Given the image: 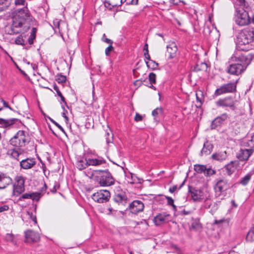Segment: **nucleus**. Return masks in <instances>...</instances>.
I'll return each mask as SVG.
<instances>
[{
  "instance_id": "64",
  "label": "nucleus",
  "mask_w": 254,
  "mask_h": 254,
  "mask_svg": "<svg viewBox=\"0 0 254 254\" xmlns=\"http://www.w3.org/2000/svg\"><path fill=\"white\" fill-rule=\"evenodd\" d=\"M177 186H174L169 189V191L171 193H173L174 191H175L177 190Z\"/></svg>"
},
{
  "instance_id": "37",
  "label": "nucleus",
  "mask_w": 254,
  "mask_h": 254,
  "mask_svg": "<svg viewBox=\"0 0 254 254\" xmlns=\"http://www.w3.org/2000/svg\"><path fill=\"white\" fill-rule=\"evenodd\" d=\"M247 241L253 242L254 241V228H252L248 233L246 238Z\"/></svg>"
},
{
  "instance_id": "2",
  "label": "nucleus",
  "mask_w": 254,
  "mask_h": 254,
  "mask_svg": "<svg viewBox=\"0 0 254 254\" xmlns=\"http://www.w3.org/2000/svg\"><path fill=\"white\" fill-rule=\"evenodd\" d=\"M231 64L227 67V72L231 74L239 75L246 69L251 61L247 56L242 52H235L230 59Z\"/></svg>"
},
{
  "instance_id": "39",
  "label": "nucleus",
  "mask_w": 254,
  "mask_h": 254,
  "mask_svg": "<svg viewBox=\"0 0 254 254\" xmlns=\"http://www.w3.org/2000/svg\"><path fill=\"white\" fill-rule=\"evenodd\" d=\"M88 166L87 161L85 162L83 160L78 161L76 164V167L80 170H83Z\"/></svg>"
},
{
  "instance_id": "63",
  "label": "nucleus",
  "mask_w": 254,
  "mask_h": 254,
  "mask_svg": "<svg viewBox=\"0 0 254 254\" xmlns=\"http://www.w3.org/2000/svg\"><path fill=\"white\" fill-rule=\"evenodd\" d=\"M173 247H174V248L176 250L175 253L177 254H183V253H182V251L181 250V249L179 248H178L177 246H174Z\"/></svg>"
},
{
  "instance_id": "25",
  "label": "nucleus",
  "mask_w": 254,
  "mask_h": 254,
  "mask_svg": "<svg viewBox=\"0 0 254 254\" xmlns=\"http://www.w3.org/2000/svg\"><path fill=\"white\" fill-rule=\"evenodd\" d=\"M213 146L212 144L208 141V140H206L203 143V148H202L200 152V155L203 156V155H208L211 153L213 150Z\"/></svg>"
},
{
  "instance_id": "22",
  "label": "nucleus",
  "mask_w": 254,
  "mask_h": 254,
  "mask_svg": "<svg viewBox=\"0 0 254 254\" xmlns=\"http://www.w3.org/2000/svg\"><path fill=\"white\" fill-rule=\"evenodd\" d=\"M36 164L34 158H28L22 160L20 162V166L23 169L27 170L32 168Z\"/></svg>"
},
{
  "instance_id": "35",
  "label": "nucleus",
  "mask_w": 254,
  "mask_h": 254,
  "mask_svg": "<svg viewBox=\"0 0 254 254\" xmlns=\"http://www.w3.org/2000/svg\"><path fill=\"white\" fill-rule=\"evenodd\" d=\"M194 170L197 173H203L204 174L206 170V166L205 165L196 164L194 166Z\"/></svg>"
},
{
  "instance_id": "6",
  "label": "nucleus",
  "mask_w": 254,
  "mask_h": 254,
  "mask_svg": "<svg viewBox=\"0 0 254 254\" xmlns=\"http://www.w3.org/2000/svg\"><path fill=\"white\" fill-rule=\"evenodd\" d=\"M189 192L193 202H200L202 200H208L209 195H208L206 191L201 189H195L194 188L189 189Z\"/></svg>"
},
{
  "instance_id": "52",
  "label": "nucleus",
  "mask_w": 254,
  "mask_h": 254,
  "mask_svg": "<svg viewBox=\"0 0 254 254\" xmlns=\"http://www.w3.org/2000/svg\"><path fill=\"white\" fill-rule=\"evenodd\" d=\"M168 204L172 206L174 208H176V206L174 204V200L170 196H166Z\"/></svg>"
},
{
  "instance_id": "13",
  "label": "nucleus",
  "mask_w": 254,
  "mask_h": 254,
  "mask_svg": "<svg viewBox=\"0 0 254 254\" xmlns=\"http://www.w3.org/2000/svg\"><path fill=\"white\" fill-rule=\"evenodd\" d=\"M215 104L217 107H229L233 110L235 108L234 100L230 96L219 99L215 102Z\"/></svg>"
},
{
  "instance_id": "21",
  "label": "nucleus",
  "mask_w": 254,
  "mask_h": 254,
  "mask_svg": "<svg viewBox=\"0 0 254 254\" xmlns=\"http://www.w3.org/2000/svg\"><path fill=\"white\" fill-rule=\"evenodd\" d=\"M12 183V179L7 174L0 173V190L4 189Z\"/></svg>"
},
{
  "instance_id": "3",
  "label": "nucleus",
  "mask_w": 254,
  "mask_h": 254,
  "mask_svg": "<svg viewBox=\"0 0 254 254\" xmlns=\"http://www.w3.org/2000/svg\"><path fill=\"white\" fill-rule=\"evenodd\" d=\"M234 6L235 12L234 20L240 26L248 25L251 23L250 17L247 9L249 7L248 1H234Z\"/></svg>"
},
{
  "instance_id": "49",
  "label": "nucleus",
  "mask_w": 254,
  "mask_h": 254,
  "mask_svg": "<svg viewBox=\"0 0 254 254\" xmlns=\"http://www.w3.org/2000/svg\"><path fill=\"white\" fill-rule=\"evenodd\" d=\"M223 223H226L228 224L229 223V221L227 219L223 218L220 220H215L214 222V224L219 225Z\"/></svg>"
},
{
  "instance_id": "60",
  "label": "nucleus",
  "mask_w": 254,
  "mask_h": 254,
  "mask_svg": "<svg viewBox=\"0 0 254 254\" xmlns=\"http://www.w3.org/2000/svg\"><path fill=\"white\" fill-rule=\"evenodd\" d=\"M25 1H14V4L17 5H25Z\"/></svg>"
},
{
  "instance_id": "12",
  "label": "nucleus",
  "mask_w": 254,
  "mask_h": 254,
  "mask_svg": "<svg viewBox=\"0 0 254 254\" xmlns=\"http://www.w3.org/2000/svg\"><path fill=\"white\" fill-rule=\"evenodd\" d=\"M25 180L21 176H18L15 177V183L13 186V193L15 195H18L25 190L24 187Z\"/></svg>"
},
{
  "instance_id": "19",
  "label": "nucleus",
  "mask_w": 254,
  "mask_h": 254,
  "mask_svg": "<svg viewBox=\"0 0 254 254\" xmlns=\"http://www.w3.org/2000/svg\"><path fill=\"white\" fill-rule=\"evenodd\" d=\"M239 166V162L238 161H232L229 163L225 166V169L226 173L228 176H231L238 169Z\"/></svg>"
},
{
  "instance_id": "47",
  "label": "nucleus",
  "mask_w": 254,
  "mask_h": 254,
  "mask_svg": "<svg viewBox=\"0 0 254 254\" xmlns=\"http://www.w3.org/2000/svg\"><path fill=\"white\" fill-rule=\"evenodd\" d=\"M218 208V203L216 202L212 203V205L210 208V212L213 214Z\"/></svg>"
},
{
  "instance_id": "55",
  "label": "nucleus",
  "mask_w": 254,
  "mask_h": 254,
  "mask_svg": "<svg viewBox=\"0 0 254 254\" xmlns=\"http://www.w3.org/2000/svg\"><path fill=\"white\" fill-rule=\"evenodd\" d=\"M162 112L161 108H157L155 110H154L152 112V115L154 117H156L159 113Z\"/></svg>"
},
{
  "instance_id": "29",
  "label": "nucleus",
  "mask_w": 254,
  "mask_h": 254,
  "mask_svg": "<svg viewBox=\"0 0 254 254\" xmlns=\"http://www.w3.org/2000/svg\"><path fill=\"white\" fill-rule=\"evenodd\" d=\"M102 212L108 215L116 216L118 211L114 208L112 204H110L109 206L103 209Z\"/></svg>"
},
{
  "instance_id": "51",
  "label": "nucleus",
  "mask_w": 254,
  "mask_h": 254,
  "mask_svg": "<svg viewBox=\"0 0 254 254\" xmlns=\"http://www.w3.org/2000/svg\"><path fill=\"white\" fill-rule=\"evenodd\" d=\"M191 228L195 230L199 229L201 228L200 224L198 222H194L191 224Z\"/></svg>"
},
{
  "instance_id": "62",
  "label": "nucleus",
  "mask_w": 254,
  "mask_h": 254,
  "mask_svg": "<svg viewBox=\"0 0 254 254\" xmlns=\"http://www.w3.org/2000/svg\"><path fill=\"white\" fill-rule=\"evenodd\" d=\"M196 101H197V105H196L197 107H200L202 105V102H201V100L197 96V94H196Z\"/></svg>"
},
{
  "instance_id": "23",
  "label": "nucleus",
  "mask_w": 254,
  "mask_h": 254,
  "mask_svg": "<svg viewBox=\"0 0 254 254\" xmlns=\"http://www.w3.org/2000/svg\"><path fill=\"white\" fill-rule=\"evenodd\" d=\"M42 195V193L40 192L25 193L19 197V200H22L24 199H31L33 200L38 201Z\"/></svg>"
},
{
  "instance_id": "24",
  "label": "nucleus",
  "mask_w": 254,
  "mask_h": 254,
  "mask_svg": "<svg viewBox=\"0 0 254 254\" xmlns=\"http://www.w3.org/2000/svg\"><path fill=\"white\" fill-rule=\"evenodd\" d=\"M227 117L228 116L226 114H223L220 116L216 118L211 123V129H215L221 126L223 122L227 119Z\"/></svg>"
},
{
  "instance_id": "28",
  "label": "nucleus",
  "mask_w": 254,
  "mask_h": 254,
  "mask_svg": "<svg viewBox=\"0 0 254 254\" xmlns=\"http://www.w3.org/2000/svg\"><path fill=\"white\" fill-rule=\"evenodd\" d=\"M104 6L110 10H114L117 6H121L123 3V1H119L118 3H115V1H104Z\"/></svg>"
},
{
  "instance_id": "16",
  "label": "nucleus",
  "mask_w": 254,
  "mask_h": 254,
  "mask_svg": "<svg viewBox=\"0 0 254 254\" xmlns=\"http://www.w3.org/2000/svg\"><path fill=\"white\" fill-rule=\"evenodd\" d=\"M127 196L124 192H116L113 196V200L115 202L120 205L125 206L127 203Z\"/></svg>"
},
{
  "instance_id": "8",
  "label": "nucleus",
  "mask_w": 254,
  "mask_h": 254,
  "mask_svg": "<svg viewBox=\"0 0 254 254\" xmlns=\"http://www.w3.org/2000/svg\"><path fill=\"white\" fill-rule=\"evenodd\" d=\"M100 172L98 177H100L99 183L101 186H110L114 184V179L108 170H100Z\"/></svg>"
},
{
  "instance_id": "7",
  "label": "nucleus",
  "mask_w": 254,
  "mask_h": 254,
  "mask_svg": "<svg viewBox=\"0 0 254 254\" xmlns=\"http://www.w3.org/2000/svg\"><path fill=\"white\" fill-rule=\"evenodd\" d=\"M88 166H99L106 163L105 160L102 157L99 156L97 154L91 151L87 153L85 158Z\"/></svg>"
},
{
  "instance_id": "15",
  "label": "nucleus",
  "mask_w": 254,
  "mask_h": 254,
  "mask_svg": "<svg viewBox=\"0 0 254 254\" xmlns=\"http://www.w3.org/2000/svg\"><path fill=\"white\" fill-rule=\"evenodd\" d=\"M144 207L143 202L138 200L132 201L129 205L130 211L133 214H137L143 211Z\"/></svg>"
},
{
  "instance_id": "17",
  "label": "nucleus",
  "mask_w": 254,
  "mask_h": 254,
  "mask_svg": "<svg viewBox=\"0 0 254 254\" xmlns=\"http://www.w3.org/2000/svg\"><path fill=\"white\" fill-rule=\"evenodd\" d=\"M170 215L166 213H160L154 218V223L157 226L161 225L169 221Z\"/></svg>"
},
{
  "instance_id": "44",
  "label": "nucleus",
  "mask_w": 254,
  "mask_h": 254,
  "mask_svg": "<svg viewBox=\"0 0 254 254\" xmlns=\"http://www.w3.org/2000/svg\"><path fill=\"white\" fill-rule=\"evenodd\" d=\"M216 173L215 171L210 168H207L206 167V170L205 171L204 175L206 176H210L214 174H215Z\"/></svg>"
},
{
  "instance_id": "20",
  "label": "nucleus",
  "mask_w": 254,
  "mask_h": 254,
  "mask_svg": "<svg viewBox=\"0 0 254 254\" xmlns=\"http://www.w3.org/2000/svg\"><path fill=\"white\" fill-rule=\"evenodd\" d=\"M22 220L25 222L26 219H31L34 224H37L36 216V208L33 209H29L26 211L25 213H24L22 216Z\"/></svg>"
},
{
  "instance_id": "61",
  "label": "nucleus",
  "mask_w": 254,
  "mask_h": 254,
  "mask_svg": "<svg viewBox=\"0 0 254 254\" xmlns=\"http://www.w3.org/2000/svg\"><path fill=\"white\" fill-rule=\"evenodd\" d=\"M2 108L3 107L5 108H8L10 110H12V109L8 106V103L5 102L4 100H3V101L2 102Z\"/></svg>"
},
{
  "instance_id": "56",
  "label": "nucleus",
  "mask_w": 254,
  "mask_h": 254,
  "mask_svg": "<svg viewBox=\"0 0 254 254\" xmlns=\"http://www.w3.org/2000/svg\"><path fill=\"white\" fill-rule=\"evenodd\" d=\"M209 200L210 199L208 200H204L203 207L206 209H210L211 207L212 203H210L208 202Z\"/></svg>"
},
{
  "instance_id": "31",
  "label": "nucleus",
  "mask_w": 254,
  "mask_h": 254,
  "mask_svg": "<svg viewBox=\"0 0 254 254\" xmlns=\"http://www.w3.org/2000/svg\"><path fill=\"white\" fill-rule=\"evenodd\" d=\"M85 175L90 179L98 177V174H100V170H86L84 172Z\"/></svg>"
},
{
  "instance_id": "9",
  "label": "nucleus",
  "mask_w": 254,
  "mask_h": 254,
  "mask_svg": "<svg viewBox=\"0 0 254 254\" xmlns=\"http://www.w3.org/2000/svg\"><path fill=\"white\" fill-rule=\"evenodd\" d=\"M238 82L237 79L235 82H230L225 84L217 88L214 93L216 96L221 95L227 93H232L236 90L237 83Z\"/></svg>"
},
{
  "instance_id": "10",
  "label": "nucleus",
  "mask_w": 254,
  "mask_h": 254,
  "mask_svg": "<svg viewBox=\"0 0 254 254\" xmlns=\"http://www.w3.org/2000/svg\"><path fill=\"white\" fill-rule=\"evenodd\" d=\"M229 188L230 185L228 181L225 178L216 180L214 186V189L216 193L219 195L227 190Z\"/></svg>"
},
{
  "instance_id": "5",
  "label": "nucleus",
  "mask_w": 254,
  "mask_h": 254,
  "mask_svg": "<svg viewBox=\"0 0 254 254\" xmlns=\"http://www.w3.org/2000/svg\"><path fill=\"white\" fill-rule=\"evenodd\" d=\"M30 139L28 133L24 130H19L10 140V143L16 148H21L27 145Z\"/></svg>"
},
{
  "instance_id": "54",
  "label": "nucleus",
  "mask_w": 254,
  "mask_h": 254,
  "mask_svg": "<svg viewBox=\"0 0 254 254\" xmlns=\"http://www.w3.org/2000/svg\"><path fill=\"white\" fill-rule=\"evenodd\" d=\"M114 48L112 46V44H110V45L105 49V54L106 56H108L110 55V52L113 51Z\"/></svg>"
},
{
  "instance_id": "1",
  "label": "nucleus",
  "mask_w": 254,
  "mask_h": 254,
  "mask_svg": "<svg viewBox=\"0 0 254 254\" xmlns=\"http://www.w3.org/2000/svg\"><path fill=\"white\" fill-rule=\"evenodd\" d=\"M37 21L33 18L26 7L18 9L12 17L11 30L13 34L27 32L32 26L36 25Z\"/></svg>"
},
{
  "instance_id": "27",
  "label": "nucleus",
  "mask_w": 254,
  "mask_h": 254,
  "mask_svg": "<svg viewBox=\"0 0 254 254\" xmlns=\"http://www.w3.org/2000/svg\"><path fill=\"white\" fill-rule=\"evenodd\" d=\"M23 150L20 148L10 149L8 151V154L13 158L18 160L19 156L22 153Z\"/></svg>"
},
{
  "instance_id": "34",
  "label": "nucleus",
  "mask_w": 254,
  "mask_h": 254,
  "mask_svg": "<svg viewBox=\"0 0 254 254\" xmlns=\"http://www.w3.org/2000/svg\"><path fill=\"white\" fill-rule=\"evenodd\" d=\"M147 66L151 69L154 70L157 68L158 64L153 60L150 61H145Z\"/></svg>"
},
{
  "instance_id": "45",
  "label": "nucleus",
  "mask_w": 254,
  "mask_h": 254,
  "mask_svg": "<svg viewBox=\"0 0 254 254\" xmlns=\"http://www.w3.org/2000/svg\"><path fill=\"white\" fill-rule=\"evenodd\" d=\"M5 240L8 242L12 243L13 244L15 243L14 236L12 234H7L5 236Z\"/></svg>"
},
{
  "instance_id": "32",
  "label": "nucleus",
  "mask_w": 254,
  "mask_h": 254,
  "mask_svg": "<svg viewBox=\"0 0 254 254\" xmlns=\"http://www.w3.org/2000/svg\"><path fill=\"white\" fill-rule=\"evenodd\" d=\"M245 146L250 147L251 148L254 147V134L250 137L248 136L244 141Z\"/></svg>"
},
{
  "instance_id": "41",
  "label": "nucleus",
  "mask_w": 254,
  "mask_h": 254,
  "mask_svg": "<svg viewBox=\"0 0 254 254\" xmlns=\"http://www.w3.org/2000/svg\"><path fill=\"white\" fill-rule=\"evenodd\" d=\"M207 68V65L206 64L204 63H201L200 64H197L196 67H195V70L196 71L199 70H206Z\"/></svg>"
},
{
  "instance_id": "57",
  "label": "nucleus",
  "mask_w": 254,
  "mask_h": 254,
  "mask_svg": "<svg viewBox=\"0 0 254 254\" xmlns=\"http://www.w3.org/2000/svg\"><path fill=\"white\" fill-rule=\"evenodd\" d=\"M102 40L107 44H113V41L111 40H110L107 38H106L105 34H104L103 35Z\"/></svg>"
},
{
  "instance_id": "42",
  "label": "nucleus",
  "mask_w": 254,
  "mask_h": 254,
  "mask_svg": "<svg viewBox=\"0 0 254 254\" xmlns=\"http://www.w3.org/2000/svg\"><path fill=\"white\" fill-rule=\"evenodd\" d=\"M36 31H37L36 28L33 27L31 32L30 36L28 40L29 43L30 44H33V39H34L35 38Z\"/></svg>"
},
{
  "instance_id": "36",
  "label": "nucleus",
  "mask_w": 254,
  "mask_h": 254,
  "mask_svg": "<svg viewBox=\"0 0 254 254\" xmlns=\"http://www.w3.org/2000/svg\"><path fill=\"white\" fill-rule=\"evenodd\" d=\"M106 139L107 144L112 142L113 140V135L110 128L106 131Z\"/></svg>"
},
{
  "instance_id": "4",
  "label": "nucleus",
  "mask_w": 254,
  "mask_h": 254,
  "mask_svg": "<svg viewBox=\"0 0 254 254\" xmlns=\"http://www.w3.org/2000/svg\"><path fill=\"white\" fill-rule=\"evenodd\" d=\"M254 41V30H245L240 32L236 40V52L247 51L252 48L251 43Z\"/></svg>"
},
{
  "instance_id": "53",
  "label": "nucleus",
  "mask_w": 254,
  "mask_h": 254,
  "mask_svg": "<svg viewBox=\"0 0 254 254\" xmlns=\"http://www.w3.org/2000/svg\"><path fill=\"white\" fill-rule=\"evenodd\" d=\"M57 81L59 83L65 82L66 81V77L64 75H60L57 79Z\"/></svg>"
},
{
  "instance_id": "59",
  "label": "nucleus",
  "mask_w": 254,
  "mask_h": 254,
  "mask_svg": "<svg viewBox=\"0 0 254 254\" xmlns=\"http://www.w3.org/2000/svg\"><path fill=\"white\" fill-rule=\"evenodd\" d=\"M142 117L138 113H136L135 116L134 118V120L136 122H139V121H142Z\"/></svg>"
},
{
  "instance_id": "38",
  "label": "nucleus",
  "mask_w": 254,
  "mask_h": 254,
  "mask_svg": "<svg viewBox=\"0 0 254 254\" xmlns=\"http://www.w3.org/2000/svg\"><path fill=\"white\" fill-rule=\"evenodd\" d=\"M10 4V1H0V11L5 10Z\"/></svg>"
},
{
  "instance_id": "30",
  "label": "nucleus",
  "mask_w": 254,
  "mask_h": 254,
  "mask_svg": "<svg viewBox=\"0 0 254 254\" xmlns=\"http://www.w3.org/2000/svg\"><path fill=\"white\" fill-rule=\"evenodd\" d=\"M227 158V154L225 151L216 153L212 155V158L213 160L218 161H222Z\"/></svg>"
},
{
  "instance_id": "14",
  "label": "nucleus",
  "mask_w": 254,
  "mask_h": 254,
  "mask_svg": "<svg viewBox=\"0 0 254 254\" xmlns=\"http://www.w3.org/2000/svg\"><path fill=\"white\" fill-rule=\"evenodd\" d=\"M25 242L27 243H33L40 240L39 233L32 230H28L24 232Z\"/></svg>"
},
{
  "instance_id": "58",
  "label": "nucleus",
  "mask_w": 254,
  "mask_h": 254,
  "mask_svg": "<svg viewBox=\"0 0 254 254\" xmlns=\"http://www.w3.org/2000/svg\"><path fill=\"white\" fill-rule=\"evenodd\" d=\"M9 209V206L7 205H3L2 206H0V213H2L4 211L8 210Z\"/></svg>"
},
{
  "instance_id": "40",
  "label": "nucleus",
  "mask_w": 254,
  "mask_h": 254,
  "mask_svg": "<svg viewBox=\"0 0 254 254\" xmlns=\"http://www.w3.org/2000/svg\"><path fill=\"white\" fill-rule=\"evenodd\" d=\"M16 120V119H12L11 120H1V122H2V124H3V126L5 127H10L11 125H12L14 123L15 121Z\"/></svg>"
},
{
  "instance_id": "18",
  "label": "nucleus",
  "mask_w": 254,
  "mask_h": 254,
  "mask_svg": "<svg viewBox=\"0 0 254 254\" xmlns=\"http://www.w3.org/2000/svg\"><path fill=\"white\" fill-rule=\"evenodd\" d=\"M253 152L254 150L252 148L241 149L237 154V157L240 161H246L248 160Z\"/></svg>"
},
{
  "instance_id": "33",
  "label": "nucleus",
  "mask_w": 254,
  "mask_h": 254,
  "mask_svg": "<svg viewBox=\"0 0 254 254\" xmlns=\"http://www.w3.org/2000/svg\"><path fill=\"white\" fill-rule=\"evenodd\" d=\"M251 174L248 173L241 179L239 183L242 186H245L249 183L250 180L251 179Z\"/></svg>"
},
{
  "instance_id": "48",
  "label": "nucleus",
  "mask_w": 254,
  "mask_h": 254,
  "mask_svg": "<svg viewBox=\"0 0 254 254\" xmlns=\"http://www.w3.org/2000/svg\"><path fill=\"white\" fill-rule=\"evenodd\" d=\"M54 89L55 90H56V91L57 92V94L61 98V100L63 102H65V99L64 98V97L63 96L62 93L60 91V90H59L57 86H54Z\"/></svg>"
},
{
  "instance_id": "46",
  "label": "nucleus",
  "mask_w": 254,
  "mask_h": 254,
  "mask_svg": "<svg viewBox=\"0 0 254 254\" xmlns=\"http://www.w3.org/2000/svg\"><path fill=\"white\" fill-rule=\"evenodd\" d=\"M148 77L150 84H154L156 83V75L155 73L153 72L150 73Z\"/></svg>"
},
{
  "instance_id": "43",
  "label": "nucleus",
  "mask_w": 254,
  "mask_h": 254,
  "mask_svg": "<svg viewBox=\"0 0 254 254\" xmlns=\"http://www.w3.org/2000/svg\"><path fill=\"white\" fill-rule=\"evenodd\" d=\"M15 43L17 45H24L25 41L21 35L16 37L15 40Z\"/></svg>"
},
{
  "instance_id": "50",
  "label": "nucleus",
  "mask_w": 254,
  "mask_h": 254,
  "mask_svg": "<svg viewBox=\"0 0 254 254\" xmlns=\"http://www.w3.org/2000/svg\"><path fill=\"white\" fill-rule=\"evenodd\" d=\"M50 121L51 122L54 124L61 131H62L63 132L65 133L64 130V128L57 122L55 121L54 120L50 119Z\"/></svg>"
},
{
  "instance_id": "26",
  "label": "nucleus",
  "mask_w": 254,
  "mask_h": 254,
  "mask_svg": "<svg viewBox=\"0 0 254 254\" xmlns=\"http://www.w3.org/2000/svg\"><path fill=\"white\" fill-rule=\"evenodd\" d=\"M167 53L169 54V57L172 59L176 56L178 48L175 42H171L167 46Z\"/></svg>"
},
{
  "instance_id": "11",
  "label": "nucleus",
  "mask_w": 254,
  "mask_h": 254,
  "mask_svg": "<svg viewBox=\"0 0 254 254\" xmlns=\"http://www.w3.org/2000/svg\"><path fill=\"white\" fill-rule=\"evenodd\" d=\"M110 197V193L107 190H100L92 195V198L98 203L106 202L109 200Z\"/></svg>"
}]
</instances>
